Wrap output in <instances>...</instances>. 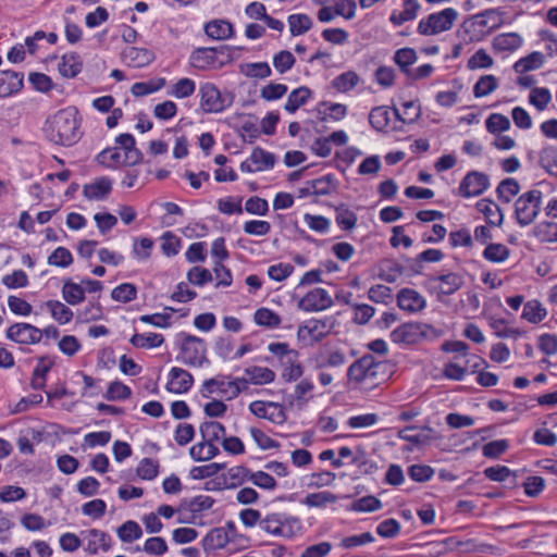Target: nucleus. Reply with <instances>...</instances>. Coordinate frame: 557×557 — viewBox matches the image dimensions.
Listing matches in <instances>:
<instances>
[{
  "mask_svg": "<svg viewBox=\"0 0 557 557\" xmlns=\"http://www.w3.org/2000/svg\"><path fill=\"white\" fill-rule=\"evenodd\" d=\"M443 258L444 253L440 249H426L412 261L411 269L414 273L419 274L423 269L422 262H440Z\"/></svg>",
  "mask_w": 557,
  "mask_h": 557,
  "instance_id": "obj_52",
  "label": "nucleus"
},
{
  "mask_svg": "<svg viewBox=\"0 0 557 557\" xmlns=\"http://www.w3.org/2000/svg\"><path fill=\"white\" fill-rule=\"evenodd\" d=\"M350 508L359 512H373L382 508V502L369 495L355 500Z\"/></svg>",
  "mask_w": 557,
  "mask_h": 557,
  "instance_id": "obj_61",
  "label": "nucleus"
},
{
  "mask_svg": "<svg viewBox=\"0 0 557 557\" xmlns=\"http://www.w3.org/2000/svg\"><path fill=\"white\" fill-rule=\"evenodd\" d=\"M112 191V180L108 176L95 178L91 183L85 184L83 195L88 200L100 201L109 197Z\"/></svg>",
  "mask_w": 557,
  "mask_h": 557,
  "instance_id": "obj_16",
  "label": "nucleus"
},
{
  "mask_svg": "<svg viewBox=\"0 0 557 557\" xmlns=\"http://www.w3.org/2000/svg\"><path fill=\"white\" fill-rule=\"evenodd\" d=\"M310 97L311 90L308 87H298L288 95L284 108L288 113H295Z\"/></svg>",
  "mask_w": 557,
  "mask_h": 557,
  "instance_id": "obj_32",
  "label": "nucleus"
},
{
  "mask_svg": "<svg viewBox=\"0 0 557 557\" xmlns=\"http://www.w3.org/2000/svg\"><path fill=\"white\" fill-rule=\"evenodd\" d=\"M476 209L484 214L487 223L492 226H500L504 221L502 209L490 199H481L475 205Z\"/></svg>",
  "mask_w": 557,
  "mask_h": 557,
  "instance_id": "obj_24",
  "label": "nucleus"
},
{
  "mask_svg": "<svg viewBox=\"0 0 557 557\" xmlns=\"http://www.w3.org/2000/svg\"><path fill=\"white\" fill-rule=\"evenodd\" d=\"M122 58L132 67H144L154 60V53L146 48L128 47L123 50Z\"/></svg>",
  "mask_w": 557,
  "mask_h": 557,
  "instance_id": "obj_19",
  "label": "nucleus"
},
{
  "mask_svg": "<svg viewBox=\"0 0 557 557\" xmlns=\"http://www.w3.org/2000/svg\"><path fill=\"white\" fill-rule=\"evenodd\" d=\"M394 61L407 75V73L411 70L410 65L417 61V52L412 48H401L395 52Z\"/></svg>",
  "mask_w": 557,
  "mask_h": 557,
  "instance_id": "obj_55",
  "label": "nucleus"
},
{
  "mask_svg": "<svg viewBox=\"0 0 557 557\" xmlns=\"http://www.w3.org/2000/svg\"><path fill=\"white\" fill-rule=\"evenodd\" d=\"M529 101L539 111H543L552 101L550 91L544 87H535L530 92Z\"/></svg>",
  "mask_w": 557,
  "mask_h": 557,
  "instance_id": "obj_59",
  "label": "nucleus"
},
{
  "mask_svg": "<svg viewBox=\"0 0 557 557\" xmlns=\"http://www.w3.org/2000/svg\"><path fill=\"white\" fill-rule=\"evenodd\" d=\"M289 30L293 36H299L308 32L312 21L307 14H292L288 16Z\"/></svg>",
  "mask_w": 557,
  "mask_h": 557,
  "instance_id": "obj_53",
  "label": "nucleus"
},
{
  "mask_svg": "<svg viewBox=\"0 0 557 557\" xmlns=\"http://www.w3.org/2000/svg\"><path fill=\"white\" fill-rule=\"evenodd\" d=\"M220 450L215 444L200 442L189 449V455L195 461H207L219 455Z\"/></svg>",
  "mask_w": 557,
  "mask_h": 557,
  "instance_id": "obj_36",
  "label": "nucleus"
},
{
  "mask_svg": "<svg viewBox=\"0 0 557 557\" xmlns=\"http://www.w3.org/2000/svg\"><path fill=\"white\" fill-rule=\"evenodd\" d=\"M332 305V298L323 288H314L307 293L298 302V307L307 312L321 311Z\"/></svg>",
  "mask_w": 557,
  "mask_h": 557,
  "instance_id": "obj_13",
  "label": "nucleus"
},
{
  "mask_svg": "<svg viewBox=\"0 0 557 557\" xmlns=\"http://www.w3.org/2000/svg\"><path fill=\"white\" fill-rule=\"evenodd\" d=\"M541 163L550 175L557 176V147L543 149L541 152Z\"/></svg>",
  "mask_w": 557,
  "mask_h": 557,
  "instance_id": "obj_64",
  "label": "nucleus"
},
{
  "mask_svg": "<svg viewBox=\"0 0 557 557\" xmlns=\"http://www.w3.org/2000/svg\"><path fill=\"white\" fill-rule=\"evenodd\" d=\"M547 311L539 300H530L524 304L522 318L530 323H540L546 318Z\"/></svg>",
  "mask_w": 557,
  "mask_h": 557,
  "instance_id": "obj_38",
  "label": "nucleus"
},
{
  "mask_svg": "<svg viewBox=\"0 0 557 557\" xmlns=\"http://www.w3.org/2000/svg\"><path fill=\"white\" fill-rule=\"evenodd\" d=\"M111 297L115 301L129 302L137 297V288L134 284L123 283L111 292Z\"/></svg>",
  "mask_w": 557,
  "mask_h": 557,
  "instance_id": "obj_56",
  "label": "nucleus"
},
{
  "mask_svg": "<svg viewBox=\"0 0 557 557\" xmlns=\"http://www.w3.org/2000/svg\"><path fill=\"white\" fill-rule=\"evenodd\" d=\"M370 124L380 132H385L391 121V112L387 107H376L369 115Z\"/></svg>",
  "mask_w": 557,
  "mask_h": 557,
  "instance_id": "obj_47",
  "label": "nucleus"
},
{
  "mask_svg": "<svg viewBox=\"0 0 557 557\" xmlns=\"http://www.w3.org/2000/svg\"><path fill=\"white\" fill-rule=\"evenodd\" d=\"M249 410L256 417L267 419L276 424H283L286 421L285 410L277 403L256 400L249 405Z\"/></svg>",
  "mask_w": 557,
  "mask_h": 557,
  "instance_id": "obj_12",
  "label": "nucleus"
},
{
  "mask_svg": "<svg viewBox=\"0 0 557 557\" xmlns=\"http://www.w3.org/2000/svg\"><path fill=\"white\" fill-rule=\"evenodd\" d=\"M327 333V325L321 320H309L305 325L299 326L297 336L308 345L321 341Z\"/></svg>",
  "mask_w": 557,
  "mask_h": 557,
  "instance_id": "obj_17",
  "label": "nucleus"
},
{
  "mask_svg": "<svg viewBox=\"0 0 557 557\" xmlns=\"http://www.w3.org/2000/svg\"><path fill=\"white\" fill-rule=\"evenodd\" d=\"M301 522L298 518L282 513L278 536L292 539L301 532Z\"/></svg>",
  "mask_w": 557,
  "mask_h": 557,
  "instance_id": "obj_49",
  "label": "nucleus"
},
{
  "mask_svg": "<svg viewBox=\"0 0 557 557\" xmlns=\"http://www.w3.org/2000/svg\"><path fill=\"white\" fill-rule=\"evenodd\" d=\"M350 465L358 468V473L369 474L376 470V465L369 459L366 450L361 449L359 446L355 448V453L350 450Z\"/></svg>",
  "mask_w": 557,
  "mask_h": 557,
  "instance_id": "obj_34",
  "label": "nucleus"
},
{
  "mask_svg": "<svg viewBox=\"0 0 557 557\" xmlns=\"http://www.w3.org/2000/svg\"><path fill=\"white\" fill-rule=\"evenodd\" d=\"M136 550H143L150 556L160 557L168 552V544L163 537L153 536L147 539L141 548L137 546Z\"/></svg>",
  "mask_w": 557,
  "mask_h": 557,
  "instance_id": "obj_50",
  "label": "nucleus"
},
{
  "mask_svg": "<svg viewBox=\"0 0 557 557\" xmlns=\"http://www.w3.org/2000/svg\"><path fill=\"white\" fill-rule=\"evenodd\" d=\"M83 63L79 54L72 52L64 54L58 65L59 72L63 77L73 78L82 71Z\"/></svg>",
  "mask_w": 557,
  "mask_h": 557,
  "instance_id": "obj_27",
  "label": "nucleus"
},
{
  "mask_svg": "<svg viewBox=\"0 0 557 557\" xmlns=\"http://www.w3.org/2000/svg\"><path fill=\"white\" fill-rule=\"evenodd\" d=\"M196 90V84L193 79L184 77L177 81L173 86L170 95L175 98L183 99L191 96Z\"/></svg>",
  "mask_w": 557,
  "mask_h": 557,
  "instance_id": "obj_60",
  "label": "nucleus"
},
{
  "mask_svg": "<svg viewBox=\"0 0 557 557\" xmlns=\"http://www.w3.org/2000/svg\"><path fill=\"white\" fill-rule=\"evenodd\" d=\"M46 306L52 318L61 324L69 323L73 318V311L59 300H49Z\"/></svg>",
  "mask_w": 557,
  "mask_h": 557,
  "instance_id": "obj_51",
  "label": "nucleus"
},
{
  "mask_svg": "<svg viewBox=\"0 0 557 557\" xmlns=\"http://www.w3.org/2000/svg\"><path fill=\"white\" fill-rule=\"evenodd\" d=\"M333 7H323L318 13V17L321 22H330L335 15H342L348 18V14L345 13L346 3L348 0H327Z\"/></svg>",
  "mask_w": 557,
  "mask_h": 557,
  "instance_id": "obj_42",
  "label": "nucleus"
},
{
  "mask_svg": "<svg viewBox=\"0 0 557 557\" xmlns=\"http://www.w3.org/2000/svg\"><path fill=\"white\" fill-rule=\"evenodd\" d=\"M164 85V78H159L157 82H139L132 86L131 91L135 97H143L160 90Z\"/></svg>",
  "mask_w": 557,
  "mask_h": 557,
  "instance_id": "obj_57",
  "label": "nucleus"
},
{
  "mask_svg": "<svg viewBox=\"0 0 557 557\" xmlns=\"http://www.w3.org/2000/svg\"><path fill=\"white\" fill-rule=\"evenodd\" d=\"M115 143L120 146V150L123 149L125 156L126 165H135L143 159V153L135 147V138L133 135L125 133L121 134L115 138Z\"/></svg>",
  "mask_w": 557,
  "mask_h": 557,
  "instance_id": "obj_20",
  "label": "nucleus"
},
{
  "mask_svg": "<svg viewBox=\"0 0 557 557\" xmlns=\"http://www.w3.org/2000/svg\"><path fill=\"white\" fill-rule=\"evenodd\" d=\"M490 186L488 176L479 171H470L462 178L458 191L463 198L480 196Z\"/></svg>",
  "mask_w": 557,
  "mask_h": 557,
  "instance_id": "obj_10",
  "label": "nucleus"
},
{
  "mask_svg": "<svg viewBox=\"0 0 557 557\" xmlns=\"http://www.w3.org/2000/svg\"><path fill=\"white\" fill-rule=\"evenodd\" d=\"M333 190V184L330 176H322L317 180L307 181L299 188V197L323 196L329 195Z\"/></svg>",
  "mask_w": 557,
  "mask_h": 557,
  "instance_id": "obj_21",
  "label": "nucleus"
},
{
  "mask_svg": "<svg viewBox=\"0 0 557 557\" xmlns=\"http://www.w3.org/2000/svg\"><path fill=\"white\" fill-rule=\"evenodd\" d=\"M486 129L492 134L506 132L510 128V121L500 113H492L485 121Z\"/></svg>",
  "mask_w": 557,
  "mask_h": 557,
  "instance_id": "obj_58",
  "label": "nucleus"
},
{
  "mask_svg": "<svg viewBox=\"0 0 557 557\" xmlns=\"http://www.w3.org/2000/svg\"><path fill=\"white\" fill-rule=\"evenodd\" d=\"M131 344L137 348H156L163 344L162 334L158 333H136L131 337Z\"/></svg>",
  "mask_w": 557,
  "mask_h": 557,
  "instance_id": "obj_41",
  "label": "nucleus"
},
{
  "mask_svg": "<svg viewBox=\"0 0 557 557\" xmlns=\"http://www.w3.org/2000/svg\"><path fill=\"white\" fill-rule=\"evenodd\" d=\"M522 44L521 37L516 33L499 34L493 39V48L497 51H512Z\"/></svg>",
  "mask_w": 557,
  "mask_h": 557,
  "instance_id": "obj_35",
  "label": "nucleus"
},
{
  "mask_svg": "<svg viewBox=\"0 0 557 557\" xmlns=\"http://www.w3.org/2000/svg\"><path fill=\"white\" fill-rule=\"evenodd\" d=\"M433 327L425 323H404L391 333V338L396 344L413 345L425 338Z\"/></svg>",
  "mask_w": 557,
  "mask_h": 557,
  "instance_id": "obj_9",
  "label": "nucleus"
},
{
  "mask_svg": "<svg viewBox=\"0 0 557 557\" xmlns=\"http://www.w3.org/2000/svg\"><path fill=\"white\" fill-rule=\"evenodd\" d=\"M81 117L75 107L59 110L49 117L44 126L46 138L61 146L70 147L78 141Z\"/></svg>",
  "mask_w": 557,
  "mask_h": 557,
  "instance_id": "obj_1",
  "label": "nucleus"
},
{
  "mask_svg": "<svg viewBox=\"0 0 557 557\" xmlns=\"http://www.w3.org/2000/svg\"><path fill=\"white\" fill-rule=\"evenodd\" d=\"M62 297L72 306L78 305L85 299V288L82 283L76 284L69 280L62 287Z\"/></svg>",
  "mask_w": 557,
  "mask_h": 557,
  "instance_id": "obj_39",
  "label": "nucleus"
},
{
  "mask_svg": "<svg viewBox=\"0 0 557 557\" xmlns=\"http://www.w3.org/2000/svg\"><path fill=\"white\" fill-rule=\"evenodd\" d=\"M111 548L110 536L98 529H91L87 531V545L86 552L91 555L98 554L99 549L108 552Z\"/></svg>",
  "mask_w": 557,
  "mask_h": 557,
  "instance_id": "obj_22",
  "label": "nucleus"
},
{
  "mask_svg": "<svg viewBox=\"0 0 557 557\" xmlns=\"http://www.w3.org/2000/svg\"><path fill=\"white\" fill-rule=\"evenodd\" d=\"M544 54L539 51L531 52L524 58H521L513 64V70L517 73H527L529 71L540 69L544 63Z\"/></svg>",
  "mask_w": 557,
  "mask_h": 557,
  "instance_id": "obj_33",
  "label": "nucleus"
},
{
  "mask_svg": "<svg viewBox=\"0 0 557 557\" xmlns=\"http://www.w3.org/2000/svg\"><path fill=\"white\" fill-rule=\"evenodd\" d=\"M73 262V256L71 251L65 247H58L53 250V252L48 257V263L50 265L59 267V268H67Z\"/></svg>",
  "mask_w": 557,
  "mask_h": 557,
  "instance_id": "obj_62",
  "label": "nucleus"
},
{
  "mask_svg": "<svg viewBox=\"0 0 557 557\" xmlns=\"http://www.w3.org/2000/svg\"><path fill=\"white\" fill-rule=\"evenodd\" d=\"M230 542V533L225 528L210 530L202 540V547L206 552L223 548Z\"/></svg>",
  "mask_w": 557,
  "mask_h": 557,
  "instance_id": "obj_23",
  "label": "nucleus"
},
{
  "mask_svg": "<svg viewBox=\"0 0 557 557\" xmlns=\"http://www.w3.org/2000/svg\"><path fill=\"white\" fill-rule=\"evenodd\" d=\"M206 34L215 40H225L234 34L233 25L225 20H213L206 24Z\"/></svg>",
  "mask_w": 557,
  "mask_h": 557,
  "instance_id": "obj_26",
  "label": "nucleus"
},
{
  "mask_svg": "<svg viewBox=\"0 0 557 557\" xmlns=\"http://www.w3.org/2000/svg\"><path fill=\"white\" fill-rule=\"evenodd\" d=\"M463 285V276L456 272L430 275L425 281L429 293L435 295L441 302L444 301L445 297L457 293Z\"/></svg>",
  "mask_w": 557,
  "mask_h": 557,
  "instance_id": "obj_5",
  "label": "nucleus"
},
{
  "mask_svg": "<svg viewBox=\"0 0 557 557\" xmlns=\"http://www.w3.org/2000/svg\"><path fill=\"white\" fill-rule=\"evenodd\" d=\"M498 87V81L494 75H483L479 78L473 87V95L475 98L486 97Z\"/></svg>",
  "mask_w": 557,
  "mask_h": 557,
  "instance_id": "obj_48",
  "label": "nucleus"
},
{
  "mask_svg": "<svg viewBox=\"0 0 557 557\" xmlns=\"http://www.w3.org/2000/svg\"><path fill=\"white\" fill-rule=\"evenodd\" d=\"M338 496L329 492V491H321L318 493H310L308 494L302 503L308 507H315V508H323L327 504H333L337 502Z\"/></svg>",
  "mask_w": 557,
  "mask_h": 557,
  "instance_id": "obj_44",
  "label": "nucleus"
},
{
  "mask_svg": "<svg viewBox=\"0 0 557 557\" xmlns=\"http://www.w3.org/2000/svg\"><path fill=\"white\" fill-rule=\"evenodd\" d=\"M24 86L23 73L15 71L0 72V98L17 94Z\"/></svg>",
  "mask_w": 557,
  "mask_h": 557,
  "instance_id": "obj_18",
  "label": "nucleus"
},
{
  "mask_svg": "<svg viewBox=\"0 0 557 557\" xmlns=\"http://www.w3.org/2000/svg\"><path fill=\"white\" fill-rule=\"evenodd\" d=\"M250 160L253 162L255 170L259 172L272 169L275 164V156L260 147L252 150Z\"/></svg>",
  "mask_w": 557,
  "mask_h": 557,
  "instance_id": "obj_40",
  "label": "nucleus"
},
{
  "mask_svg": "<svg viewBox=\"0 0 557 557\" xmlns=\"http://www.w3.org/2000/svg\"><path fill=\"white\" fill-rule=\"evenodd\" d=\"M200 434L203 442L215 444L225 434L223 424L216 421H206L200 425Z\"/></svg>",
  "mask_w": 557,
  "mask_h": 557,
  "instance_id": "obj_37",
  "label": "nucleus"
},
{
  "mask_svg": "<svg viewBox=\"0 0 557 557\" xmlns=\"http://www.w3.org/2000/svg\"><path fill=\"white\" fill-rule=\"evenodd\" d=\"M520 191V184L516 178L503 180L496 188L497 196L500 200L509 203L512 197L517 196Z\"/></svg>",
  "mask_w": 557,
  "mask_h": 557,
  "instance_id": "obj_46",
  "label": "nucleus"
},
{
  "mask_svg": "<svg viewBox=\"0 0 557 557\" xmlns=\"http://www.w3.org/2000/svg\"><path fill=\"white\" fill-rule=\"evenodd\" d=\"M510 256V250L503 244H490L483 251V257L495 263L506 261Z\"/></svg>",
  "mask_w": 557,
  "mask_h": 557,
  "instance_id": "obj_54",
  "label": "nucleus"
},
{
  "mask_svg": "<svg viewBox=\"0 0 557 557\" xmlns=\"http://www.w3.org/2000/svg\"><path fill=\"white\" fill-rule=\"evenodd\" d=\"M245 374L247 377V384L250 382L256 385L269 384L274 381L275 373L269 368L264 367H249L245 369Z\"/></svg>",
  "mask_w": 557,
  "mask_h": 557,
  "instance_id": "obj_30",
  "label": "nucleus"
},
{
  "mask_svg": "<svg viewBox=\"0 0 557 557\" xmlns=\"http://www.w3.org/2000/svg\"><path fill=\"white\" fill-rule=\"evenodd\" d=\"M543 193L531 189L520 195L515 201V216L522 227L532 224L541 211Z\"/></svg>",
  "mask_w": 557,
  "mask_h": 557,
  "instance_id": "obj_4",
  "label": "nucleus"
},
{
  "mask_svg": "<svg viewBox=\"0 0 557 557\" xmlns=\"http://www.w3.org/2000/svg\"><path fill=\"white\" fill-rule=\"evenodd\" d=\"M420 4L417 0H405L404 10L399 13L394 11L389 16V21L395 26H400L405 22L412 21L417 17Z\"/></svg>",
  "mask_w": 557,
  "mask_h": 557,
  "instance_id": "obj_29",
  "label": "nucleus"
},
{
  "mask_svg": "<svg viewBox=\"0 0 557 557\" xmlns=\"http://www.w3.org/2000/svg\"><path fill=\"white\" fill-rule=\"evenodd\" d=\"M405 272V268L393 259H384L379 264V277L395 283Z\"/></svg>",
  "mask_w": 557,
  "mask_h": 557,
  "instance_id": "obj_28",
  "label": "nucleus"
},
{
  "mask_svg": "<svg viewBox=\"0 0 557 557\" xmlns=\"http://www.w3.org/2000/svg\"><path fill=\"white\" fill-rule=\"evenodd\" d=\"M242 385L246 387L247 380L237 377L234 381H228L226 376L219 375L216 377L206 380L201 386L200 393L206 398L218 393L230 400L236 398L240 394Z\"/></svg>",
  "mask_w": 557,
  "mask_h": 557,
  "instance_id": "obj_7",
  "label": "nucleus"
},
{
  "mask_svg": "<svg viewBox=\"0 0 557 557\" xmlns=\"http://www.w3.org/2000/svg\"><path fill=\"white\" fill-rule=\"evenodd\" d=\"M96 161L102 166L109 169H117L120 166H127L125 156L120 151V148H107L99 152Z\"/></svg>",
  "mask_w": 557,
  "mask_h": 557,
  "instance_id": "obj_25",
  "label": "nucleus"
},
{
  "mask_svg": "<svg viewBox=\"0 0 557 557\" xmlns=\"http://www.w3.org/2000/svg\"><path fill=\"white\" fill-rule=\"evenodd\" d=\"M458 12L454 8H446L420 20L418 33L423 36H435L453 28L458 20Z\"/></svg>",
  "mask_w": 557,
  "mask_h": 557,
  "instance_id": "obj_6",
  "label": "nucleus"
},
{
  "mask_svg": "<svg viewBox=\"0 0 557 557\" xmlns=\"http://www.w3.org/2000/svg\"><path fill=\"white\" fill-rule=\"evenodd\" d=\"M200 108L206 113H219L232 104V99L223 96L212 83H205L199 88Z\"/></svg>",
  "mask_w": 557,
  "mask_h": 557,
  "instance_id": "obj_8",
  "label": "nucleus"
},
{
  "mask_svg": "<svg viewBox=\"0 0 557 557\" xmlns=\"http://www.w3.org/2000/svg\"><path fill=\"white\" fill-rule=\"evenodd\" d=\"M177 342L180 343V354L176 356L177 361L189 367H202L203 363L208 362L206 356L207 347L202 338L180 333Z\"/></svg>",
  "mask_w": 557,
  "mask_h": 557,
  "instance_id": "obj_2",
  "label": "nucleus"
},
{
  "mask_svg": "<svg viewBox=\"0 0 557 557\" xmlns=\"http://www.w3.org/2000/svg\"><path fill=\"white\" fill-rule=\"evenodd\" d=\"M119 539L123 543H132L143 536L140 525L133 520H128L120 525L116 530Z\"/></svg>",
  "mask_w": 557,
  "mask_h": 557,
  "instance_id": "obj_43",
  "label": "nucleus"
},
{
  "mask_svg": "<svg viewBox=\"0 0 557 557\" xmlns=\"http://www.w3.org/2000/svg\"><path fill=\"white\" fill-rule=\"evenodd\" d=\"M318 115L322 121H338L346 114V106L323 101L317 108Z\"/></svg>",
  "mask_w": 557,
  "mask_h": 557,
  "instance_id": "obj_31",
  "label": "nucleus"
},
{
  "mask_svg": "<svg viewBox=\"0 0 557 557\" xmlns=\"http://www.w3.org/2000/svg\"><path fill=\"white\" fill-rule=\"evenodd\" d=\"M194 384L193 375L182 369L174 367L170 370L166 389L174 394L187 393Z\"/></svg>",
  "mask_w": 557,
  "mask_h": 557,
  "instance_id": "obj_15",
  "label": "nucleus"
},
{
  "mask_svg": "<svg viewBox=\"0 0 557 557\" xmlns=\"http://www.w3.org/2000/svg\"><path fill=\"white\" fill-rule=\"evenodd\" d=\"M397 306L406 312L417 313L425 308L426 300L418 290L405 287L397 293Z\"/></svg>",
  "mask_w": 557,
  "mask_h": 557,
  "instance_id": "obj_14",
  "label": "nucleus"
},
{
  "mask_svg": "<svg viewBox=\"0 0 557 557\" xmlns=\"http://www.w3.org/2000/svg\"><path fill=\"white\" fill-rule=\"evenodd\" d=\"M376 367L371 355L363 356L350 364V388L368 391L375 387Z\"/></svg>",
  "mask_w": 557,
  "mask_h": 557,
  "instance_id": "obj_3",
  "label": "nucleus"
},
{
  "mask_svg": "<svg viewBox=\"0 0 557 557\" xmlns=\"http://www.w3.org/2000/svg\"><path fill=\"white\" fill-rule=\"evenodd\" d=\"M255 322L258 325L276 327L281 324V318L268 308H260L255 312Z\"/></svg>",
  "mask_w": 557,
  "mask_h": 557,
  "instance_id": "obj_63",
  "label": "nucleus"
},
{
  "mask_svg": "<svg viewBox=\"0 0 557 557\" xmlns=\"http://www.w3.org/2000/svg\"><path fill=\"white\" fill-rule=\"evenodd\" d=\"M214 48H198L191 53V64L197 69H206L215 62Z\"/></svg>",
  "mask_w": 557,
  "mask_h": 557,
  "instance_id": "obj_45",
  "label": "nucleus"
},
{
  "mask_svg": "<svg viewBox=\"0 0 557 557\" xmlns=\"http://www.w3.org/2000/svg\"><path fill=\"white\" fill-rule=\"evenodd\" d=\"M7 337L18 344L30 345L41 341L42 332L28 323H15L8 329Z\"/></svg>",
  "mask_w": 557,
  "mask_h": 557,
  "instance_id": "obj_11",
  "label": "nucleus"
}]
</instances>
